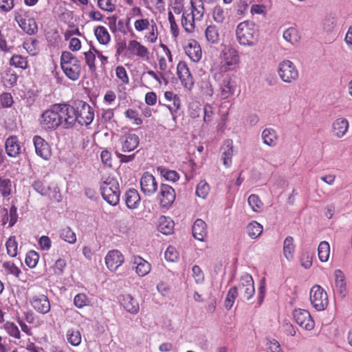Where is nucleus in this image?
Masks as SVG:
<instances>
[{
    "mask_svg": "<svg viewBox=\"0 0 352 352\" xmlns=\"http://www.w3.org/2000/svg\"><path fill=\"white\" fill-rule=\"evenodd\" d=\"M66 265L67 262L65 259L61 258H58L55 261L54 265L52 266L54 273L56 275L63 274L65 269Z\"/></svg>",
    "mask_w": 352,
    "mask_h": 352,
    "instance_id": "61",
    "label": "nucleus"
},
{
    "mask_svg": "<svg viewBox=\"0 0 352 352\" xmlns=\"http://www.w3.org/2000/svg\"><path fill=\"white\" fill-rule=\"evenodd\" d=\"M246 231L250 238L256 239L263 232V226L257 221H253L247 226Z\"/></svg>",
    "mask_w": 352,
    "mask_h": 352,
    "instance_id": "41",
    "label": "nucleus"
},
{
    "mask_svg": "<svg viewBox=\"0 0 352 352\" xmlns=\"http://www.w3.org/2000/svg\"><path fill=\"white\" fill-rule=\"evenodd\" d=\"M192 276L197 283L199 284L204 282V274L201 269L198 265H194L192 267Z\"/></svg>",
    "mask_w": 352,
    "mask_h": 352,
    "instance_id": "63",
    "label": "nucleus"
},
{
    "mask_svg": "<svg viewBox=\"0 0 352 352\" xmlns=\"http://www.w3.org/2000/svg\"><path fill=\"white\" fill-rule=\"evenodd\" d=\"M128 50L133 54L143 59L148 58L149 52L148 48L136 40H131L129 42Z\"/></svg>",
    "mask_w": 352,
    "mask_h": 352,
    "instance_id": "24",
    "label": "nucleus"
},
{
    "mask_svg": "<svg viewBox=\"0 0 352 352\" xmlns=\"http://www.w3.org/2000/svg\"><path fill=\"white\" fill-rule=\"evenodd\" d=\"M219 70L226 73L234 70L240 63V56L236 47L232 45L223 46L219 54Z\"/></svg>",
    "mask_w": 352,
    "mask_h": 352,
    "instance_id": "2",
    "label": "nucleus"
},
{
    "mask_svg": "<svg viewBox=\"0 0 352 352\" xmlns=\"http://www.w3.org/2000/svg\"><path fill=\"white\" fill-rule=\"evenodd\" d=\"M133 263L135 265V272L140 276H144L148 274L151 271V265L146 260L140 256H134L132 261Z\"/></svg>",
    "mask_w": 352,
    "mask_h": 352,
    "instance_id": "31",
    "label": "nucleus"
},
{
    "mask_svg": "<svg viewBox=\"0 0 352 352\" xmlns=\"http://www.w3.org/2000/svg\"><path fill=\"white\" fill-rule=\"evenodd\" d=\"M179 253L173 246H168L164 253V257L166 261L174 262L178 258Z\"/></svg>",
    "mask_w": 352,
    "mask_h": 352,
    "instance_id": "62",
    "label": "nucleus"
},
{
    "mask_svg": "<svg viewBox=\"0 0 352 352\" xmlns=\"http://www.w3.org/2000/svg\"><path fill=\"white\" fill-rule=\"evenodd\" d=\"M60 238L69 243L74 244L76 241V234L68 227L60 232Z\"/></svg>",
    "mask_w": 352,
    "mask_h": 352,
    "instance_id": "55",
    "label": "nucleus"
},
{
    "mask_svg": "<svg viewBox=\"0 0 352 352\" xmlns=\"http://www.w3.org/2000/svg\"><path fill=\"white\" fill-rule=\"evenodd\" d=\"M212 19L219 24H223L228 17V11L220 6H216L212 10Z\"/></svg>",
    "mask_w": 352,
    "mask_h": 352,
    "instance_id": "36",
    "label": "nucleus"
},
{
    "mask_svg": "<svg viewBox=\"0 0 352 352\" xmlns=\"http://www.w3.org/2000/svg\"><path fill=\"white\" fill-rule=\"evenodd\" d=\"M3 328L10 336L16 340H20L23 337L18 327L12 322H6L3 325Z\"/></svg>",
    "mask_w": 352,
    "mask_h": 352,
    "instance_id": "44",
    "label": "nucleus"
},
{
    "mask_svg": "<svg viewBox=\"0 0 352 352\" xmlns=\"http://www.w3.org/2000/svg\"><path fill=\"white\" fill-rule=\"evenodd\" d=\"M56 104L59 107L58 111L61 125L65 128L72 126L76 122L77 120L75 103L74 105L66 103Z\"/></svg>",
    "mask_w": 352,
    "mask_h": 352,
    "instance_id": "8",
    "label": "nucleus"
},
{
    "mask_svg": "<svg viewBox=\"0 0 352 352\" xmlns=\"http://www.w3.org/2000/svg\"><path fill=\"white\" fill-rule=\"evenodd\" d=\"M3 267L9 274L16 277L21 274V270L12 262L7 261L3 263Z\"/></svg>",
    "mask_w": 352,
    "mask_h": 352,
    "instance_id": "64",
    "label": "nucleus"
},
{
    "mask_svg": "<svg viewBox=\"0 0 352 352\" xmlns=\"http://www.w3.org/2000/svg\"><path fill=\"white\" fill-rule=\"evenodd\" d=\"M284 39L292 45L296 44L300 39L298 32L294 28H289L285 30L283 35Z\"/></svg>",
    "mask_w": 352,
    "mask_h": 352,
    "instance_id": "43",
    "label": "nucleus"
},
{
    "mask_svg": "<svg viewBox=\"0 0 352 352\" xmlns=\"http://www.w3.org/2000/svg\"><path fill=\"white\" fill-rule=\"evenodd\" d=\"M7 252L11 257H14L17 255L18 243L15 236H10L6 243Z\"/></svg>",
    "mask_w": 352,
    "mask_h": 352,
    "instance_id": "49",
    "label": "nucleus"
},
{
    "mask_svg": "<svg viewBox=\"0 0 352 352\" xmlns=\"http://www.w3.org/2000/svg\"><path fill=\"white\" fill-rule=\"evenodd\" d=\"M261 139L265 145L274 147L278 144V136L274 129L266 128L261 133Z\"/></svg>",
    "mask_w": 352,
    "mask_h": 352,
    "instance_id": "28",
    "label": "nucleus"
},
{
    "mask_svg": "<svg viewBox=\"0 0 352 352\" xmlns=\"http://www.w3.org/2000/svg\"><path fill=\"white\" fill-rule=\"evenodd\" d=\"M38 259H39L38 254L34 250H31L27 253L25 259V264L29 267L34 268L36 266Z\"/></svg>",
    "mask_w": 352,
    "mask_h": 352,
    "instance_id": "56",
    "label": "nucleus"
},
{
    "mask_svg": "<svg viewBox=\"0 0 352 352\" xmlns=\"http://www.w3.org/2000/svg\"><path fill=\"white\" fill-rule=\"evenodd\" d=\"M124 261V257L118 250L108 252L105 256V263L107 268L111 272H115Z\"/></svg>",
    "mask_w": 352,
    "mask_h": 352,
    "instance_id": "19",
    "label": "nucleus"
},
{
    "mask_svg": "<svg viewBox=\"0 0 352 352\" xmlns=\"http://www.w3.org/2000/svg\"><path fill=\"white\" fill-rule=\"evenodd\" d=\"M174 228V223L170 218L162 216L158 221V230L164 234H170L172 233Z\"/></svg>",
    "mask_w": 352,
    "mask_h": 352,
    "instance_id": "34",
    "label": "nucleus"
},
{
    "mask_svg": "<svg viewBox=\"0 0 352 352\" xmlns=\"http://www.w3.org/2000/svg\"><path fill=\"white\" fill-rule=\"evenodd\" d=\"M147 30L148 32L145 34L144 38L151 43H155L158 38V29L156 23H153V25Z\"/></svg>",
    "mask_w": 352,
    "mask_h": 352,
    "instance_id": "54",
    "label": "nucleus"
},
{
    "mask_svg": "<svg viewBox=\"0 0 352 352\" xmlns=\"http://www.w3.org/2000/svg\"><path fill=\"white\" fill-rule=\"evenodd\" d=\"M126 118L132 121V123L135 125H141L143 122L142 119L139 116L138 111L129 109L124 112Z\"/></svg>",
    "mask_w": 352,
    "mask_h": 352,
    "instance_id": "57",
    "label": "nucleus"
},
{
    "mask_svg": "<svg viewBox=\"0 0 352 352\" xmlns=\"http://www.w3.org/2000/svg\"><path fill=\"white\" fill-rule=\"evenodd\" d=\"M335 277V289L341 298H344L346 295V285L344 273L340 270H336L334 272Z\"/></svg>",
    "mask_w": 352,
    "mask_h": 352,
    "instance_id": "25",
    "label": "nucleus"
},
{
    "mask_svg": "<svg viewBox=\"0 0 352 352\" xmlns=\"http://www.w3.org/2000/svg\"><path fill=\"white\" fill-rule=\"evenodd\" d=\"M139 136L133 131H127L122 134L119 139V146L122 152H131L139 145Z\"/></svg>",
    "mask_w": 352,
    "mask_h": 352,
    "instance_id": "14",
    "label": "nucleus"
},
{
    "mask_svg": "<svg viewBox=\"0 0 352 352\" xmlns=\"http://www.w3.org/2000/svg\"><path fill=\"white\" fill-rule=\"evenodd\" d=\"M35 152L41 158L47 160L51 156V149L48 143L41 136L35 135L33 138Z\"/></svg>",
    "mask_w": 352,
    "mask_h": 352,
    "instance_id": "22",
    "label": "nucleus"
},
{
    "mask_svg": "<svg viewBox=\"0 0 352 352\" xmlns=\"http://www.w3.org/2000/svg\"><path fill=\"white\" fill-rule=\"evenodd\" d=\"M58 105H52L51 109L45 111L41 117V124L45 129H56L60 124V120L58 111Z\"/></svg>",
    "mask_w": 352,
    "mask_h": 352,
    "instance_id": "11",
    "label": "nucleus"
},
{
    "mask_svg": "<svg viewBox=\"0 0 352 352\" xmlns=\"http://www.w3.org/2000/svg\"><path fill=\"white\" fill-rule=\"evenodd\" d=\"M295 245L294 239L292 236H287L283 243V254L285 257L291 261L294 258Z\"/></svg>",
    "mask_w": 352,
    "mask_h": 352,
    "instance_id": "37",
    "label": "nucleus"
},
{
    "mask_svg": "<svg viewBox=\"0 0 352 352\" xmlns=\"http://www.w3.org/2000/svg\"><path fill=\"white\" fill-rule=\"evenodd\" d=\"M349 127V121L345 118H338L332 123L333 135L338 138H343L348 132Z\"/></svg>",
    "mask_w": 352,
    "mask_h": 352,
    "instance_id": "23",
    "label": "nucleus"
},
{
    "mask_svg": "<svg viewBox=\"0 0 352 352\" xmlns=\"http://www.w3.org/2000/svg\"><path fill=\"white\" fill-rule=\"evenodd\" d=\"M60 66L65 76L73 81L77 80L81 73L79 60L71 52L65 51L60 57Z\"/></svg>",
    "mask_w": 352,
    "mask_h": 352,
    "instance_id": "3",
    "label": "nucleus"
},
{
    "mask_svg": "<svg viewBox=\"0 0 352 352\" xmlns=\"http://www.w3.org/2000/svg\"><path fill=\"white\" fill-rule=\"evenodd\" d=\"M318 257L320 261L326 262L328 261L330 255V245L327 241L320 243L318 248Z\"/></svg>",
    "mask_w": 352,
    "mask_h": 352,
    "instance_id": "42",
    "label": "nucleus"
},
{
    "mask_svg": "<svg viewBox=\"0 0 352 352\" xmlns=\"http://www.w3.org/2000/svg\"><path fill=\"white\" fill-rule=\"evenodd\" d=\"M146 74L151 76L153 78H154L158 83V85L160 86L163 83L164 85H167L168 81V76L165 74L160 72H155L153 70H148Z\"/></svg>",
    "mask_w": 352,
    "mask_h": 352,
    "instance_id": "58",
    "label": "nucleus"
},
{
    "mask_svg": "<svg viewBox=\"0 0 352 352\" xmlns=\"http://www.w3.org/2000/svg\"><path fill=\"white\" fill-rule=\"evenodd\" d=\"M242 299L250 300L254 294L255 289L252 276L248 273L243 274L237 287Z\"/></svg>",
    "mask_w": 352,
    "mask_h": 352,
    "instance_id": "12",
    "label": "nucleus"
},
{
    "mask_svg": "<svg viewBox=\"0 0 352 352\" xmlns=\"http://www.w3.org/2000/svg\"><path fill=\"white\" fill-rule=\"evenodd\" d=\"M278 73L283 81L291 83L298 78V71L295 65L289 60H284L278 65Z\"/></svg>",
    "mask_w": 352,
    "mask_h": 352,
    "instance_id": "9",
    "label": "nucleus"
},
{
    "mask_svg": "<svg viewBox=\"0 0 352 352\" xmlns=\"http://www.w3.org/2000/svg\"><path fill=\"white\" fill-rule=\"evenodd\" d=\"M185 51L187 56L193 62H198L202 56L201 47L195 41H190Z\"/></svg>",
    "mask_w": 352,
    "mask_h": 352,
    "instance_id": "27",
    "label": "nucleus"
},
{
    "mask_svg": "<svg viewBox=\"0 0 352 352\" xmlns=\"http://www.w3.org/2000/svg\"><path fill=\"white\" fill-rule=\"evenodd\" d=\"M248 203L252 210L255 212H260L263 209V202L256 195H250L248 199Z\"/></svg>",
    "mask_w": 352,
    "mask_h": 352,
    "instance_id": "47",
    "label": "nucleus"
},
{
    "mask_svg": "<svg viewBox=\"0 0 352 352\" xmlns=\"http://www.w3.org/2000/svg\"><path fill=\"white\" fill-rule=\"evenodd\" d=\"M94 34L100 44L107 45L111 40L110 34L104 26L99 25L96 27L94 30Z\"/></svg>",
    "mask_w": 352,
    "mask_h": 352,
    "instance_id": "38",
    "label": "nucleus"
},
{
    "mask_svg": "<svg viewBox=\"0 0 352 352\" xmlns=\"http://www.w3.org/2000/svg\"><path fill=\"white\" fill-rule=\"evenodd\" d=\"M164 98L166 101L172 102L173 105H166L168 109L173 118L175 120L174 114L181 107V100L179 97L173 91H166L164 93Z\"/></svg>",
    "mask_w": 352,
    "mask_h": 352,
    "instance_id": "29",
    "label": "nucleus"
},
{
    "mask_svg": "<svg viewBox=\"0 0 352 352\" xmlns=\"http://www.w3.org/2000/svg\"><path fill=\"white\" fill-rule=\"evenodd\" d=\"M24 49L31 55L38 53V41L34 39H29L23 43Z\"/></svg>",
    "mask_w": 352,
    "mask_h": 352,
    "instance_id": "59",
    "label": "nucleus"
},
{
    "mask_svg": "<svg viewBox=\"0 0 352 352\" xmlns=\"http://www.w3.org/2000/svg\"><path fill=\"white\" fill-rule=\"evenodd\" d=\"M178 77L185 89L191 90L194 85L193 78L186 63L179 62L177 67Z\"/></svg>",
    "mask_w": 352,
    "mask_h": 352,
    "instance_id": "20",
    "label": "nucleus"
},
{
    "mask_svg": "<svg viewBox=\"0 0 352 352\" xmlns=\"http://www.w3.org/2000/svg\"><path fill=\"white\" fill-rule=\"evenodd\" d=\"M12 183L9 179L0 177V192L6 197L11 194Z\"/></svg>",
    "mask_w": 352,
    "mask_h": 352,
    "instance_id": "50",
    "label": "nucleus"
},
{
    "mask_svg": "<svg viewBox=\"0 0 352 352\" xmlns=\"http://www.w3.org/2000/svg\"><path fill=\"white\" fill-rule=\"evenodd\" d=\"M175 197L176 194L173 188L168 184H161L158 199L162 207L169 208L173 204Z\"/></svg>",
    "mask_w": 352,
    "mask_h": 352,
    "instance_id": "16",
    "label": "nucleus"
},
{
    "mask_svg": "<svg viewBox=\"0 0 352 352\" xmlns=\"http://www.w3.org/2000/svg\"><path fill=\"white\" fill-rule=\"evenodd\" d=\"M89 303V298L85 294L82 293L78 294L74 298V304L78 309H81L85 306H87Z\"/></svg>",
    "mask_w": 352,
    "mask_h": 352,
    "instance_id": "60",
    "label": "nucleus"
},
{
    "mask_svg": "<svg viewBox=\"0 0 352 352\" xmlns=\"http://www.w3.org/2000/svg\"><path fill=\"white\" fill-rule=\"evenodd\" d=\"M236 82L231 76H226L219 84L215 93V98L218 100H223L234 95L236 90Z\"/></svg>",
    "mask_w": 352,
    "mask_h": 352,
    "instance_id": "10",
    "label": "nucleus"
},
{
    "mask_svg": "<svg viewBox=\"0 0 352 352\" xmlns=\"http://www.w3.org/2000/svg\"><path fill=\"white\" fill-rule=\"evenodd\" d=\"M155 22L153 19H149L148 18L138 19L134 22V28L137 32H141L147 30L151 25H153V23Z\"/></svg>",
    "mask_w": 352,
    "mask_h": 352,
    "instance_id": "46",
    "label": "nucleus"
},
{
    "mask_svg": "<svg viewBox=\"0 0 352 352\" xmlns=\"http://www.w3.org/2000/svg\"><path fill=\"white\" fill-rule=\"evenodd\" d=\"M238 294H239V292H238L237 287L234 286V287H231L229 289L227 296L225 300V307L228 310H230L232 307L234 302L235 301V299H236V296H238Z\"/></svg>",
    "mask_w": 352,
    "mask_h": 352,
    "instance_id": "48",
    "label": "nucleus"
},
{
    "mask_svg": "<svg viewBox=\"0 0 352 352\" xmlns=\"http://www.w3.org/2000/svg\"><path fill=\"white\" fill-rule=\"evenodd\" d=\"M192 235L197 240L204 241L207 235V226L206 223L200 219H197L192 228Z\"/></svg>",
    "mask_w": 352,
    "mask_h": 352,
    "instance_id": "30",
    "label": "nucleus"
},
{
    "mask_svg": "<svg viewBox=\"0 0 352 352\" xmlns=\"http://www.w3.org/2000/svg\"><path fill=\"white\" fill-rule=\"evenodd\" d=\"M32 308L41 314H46L50 311V302L44 294L34 295L30 300Z\"/></svg>",
    "mask_w": 352,
    "mask_h": 352,
    "instance_id": "17",
    "label": "nucleus"
},
{
    "mask_svg": "<svg viewBox=\"0 0 352 352\" xmlns=\"http://www.w3.org/2000/svg\"><path fill=\"white\" fill-rule=\"evenodd\" d=\"M118 302L120 306L128 313L135 315L140 311V305L138 301L135 299L131 294H120L118 297Z\"/></svg>",
    "mask_w": 352,
    "mask_h": 352,
    "instance_id": "18",
    "label": "nucleus"
},
{
    "mask_svg": "<svg viewBox=\"0 0 352 352\" xmlns=\"http://www.w3.org/2000/svg\"><path fill=\"white\" fill-rule=\"evenodd\" d=\"M161 175L167 181L175 182L179 180V175L175 170H168L164 168H159Z\"/></svg>",
    "mask_w": 352,
    "mask_h": 352,
    "instance_id": "52",
    "label": "nucleus"
},
{
    "mask_svg": "<svg viewBox=\"0 0 352 352\" xmlns=\"http://www.w3.org/2000/svg\"><path fill=\"white\" fill-rule=\"evenodd\" d=\"M76 122L80 125L90 124L94 118V112L92 107L84 101L75 102Z\"/></svg>",
    "mask_w": 352,
    "mask_h": 352,
    "instance_id": "7",
    "label": "nucleus"
},
{
    "mask_svg": "<svg viewBox=\"0 0 352 352\" xmlns=\"http://www.w3.org/2000/svg\"><path fill=\"white\" fill-rule=\"evenodd\" d=\"M293 317L296 322L302 329L309 331L314 329L315 322L308 311L296 309L293 312Z\"/></svg>",
    "mask_w": 352,
    "mask_h": 352,
    "instance_id": "15",
    "label": "nucleus"
},
{
    "mask_svg": "<svg viewBox=\"0 0 352 352\" xmlns=\"http://www.w3.org/2000/svg\"><path fill=\"white\" fill-rule=\"evenodd\" d=\"M309 299L312 307L317 311H323L328 305L327 294L320 285H314L309 292Z\"/></svg>",
    "mask_w": 352,
    "mask_h": 352,
    "instance_id": "5",
    "label": "nucleus"
},
{
    "mask_svg": "<svg viewBox=\"0 0 352 352\" xmlns=\"http://www.w3.org/2000/svg\"><path fill=\"white\" fill-rule=\"evenodd\" d=\"M201 93L206 98H211L215 96L214 87L208 78H203L199 82Z\"/></svg>",
    "mask_w": 352,
    "mask_h": 352,
    "instance_id": "35",
    "label": "nucleus"
},
{
    "mask_svg": "<svg viewBox=\"0 0 352 352\" xmlns=\"http://www.w3.org/2000/svg\"><path fill=\"white\" fill-rule=\"evenodd\" d=\"M10 64L17 68L26 69L28 67V61L26 58L21 55H14L10 60Z\"/></svg>",
    "mask_w": 352,
    "mask_h": 352,
    "instance_id": "53",
    "label": "nucleus"
},
{
    "mask_svg": "<svg viewBox=\"0 0 352 352\" xmlns=\"http://www.w3.org/2000/svg\"><path fill=\"white\" fill-rule=\"evenodd\" d=\"M94 47H90L89 51L84 52L85 63L89 67V69L91 72H94L96 70V67L95 65V60L96 56V53L93 50Z\"/></svg>",
    "mask_w": 352,
    "mask_h": 352,
    "instance_id": "45",
    "label": "nucleus"
},
{
    "mask_svg": "<svg viewBox=\"0 0 352 352\" xmlns=\"http://www.w3.org/2000/svg\"><path fill=\"white\" fill-rule=\"evenodd\" d=\"M233 156V146L232 142L228 140L224 144L223 147L222 160L223 165L226 168H229L232 165V158Z\"/></svg>",
    "mask_w": 352,
    "mask_h": 352,
    "instance_id": "33",
    "label": "nucleus"
},
{
    "mask_svg": "<svg viewBox=\"0 0 352 352\" xmlns=\"http://www.w3.org/2000/svg\"><path fill=\"white\" fill-rule=\"evenodd\" d=\"M206 38L208 43L217 45L220 41V33L219 28L215 25H208L204 32Z\"/></svg>",
    "mask_w": 352,
    "mask_h": 352,
    "instance_id": "32",
    "label": "nucleus"
},
{
    "mask_svg": "<svg viewBox=\"0 0 352 352\" xmlns=\"http://www.w3.org/2000/svg\"><path fill=\"white\" fill-rule=\"evenodd\" d=\"M235 34L241 45L252 47L258 41V32L252 22L245 21L240 23L236 26Z\"/></svg>",
    "mask_w": 352,
    "mask_h": 352,
    "instance_id": "1",
    "label": "nucleus"
},
{
    "mask_svg": "<svg viewBox=\"0 0 352 352\" xmlns=\"http://www.w3.org/2000/svg\"><path fill=\"white\" fill-rule=\"evenodd\" d=\"M101 194L103 199L111 206L118 204L120 199V190L118 182L110 177L102 181L101 186Z\"/></svg>",
    "mask_w": 352,
    "mask_h": 352,
    "instance_id": "4",
    "label": "nucleus"
},
{
    "mask_svg": "<svg viewBox=\"0 0 352 352\" xmlns=\"http://www.w3.org/2000/svg\"><path fill=\"white\" fill-rule=\"evenodd\" d=\"M66 338L67 342L74 346H79L82 341L80 331L75 329H69L67 331Z\"/></svg>",
    "mask_w": 352,
    "mask_h": 352,
    "instance_id": "39",
    "label": "nucleus"
},
{
    "mask_svg": "<svg viewBox=\"0 0 352 352\" xmlns=\"http://www.w3.org/2000/svg\"><path fill=\"white\" fill-rule=\"evenodd\" d=\"M210 191V186L204 181L201 180L197 186L196 195L201 199H206Z\"/></svg>",
    "mask_w": 352,
    "mask_h": 352,
    "instance_id": "51",
    "label": "nucleus"
},
{
    "mask_svg": "<svg viewBox=\"0 0 352 352\" xmlns=\"http://www.w3.org/2000/svg\"><path fill=\"white\" fill-rule=\"evenodd\" d=\"M6 154L10 157H18L22 152V146L18 138L15 135L8 137L5 142Z\"/></svg>",
    "mask_w": 352,
    "mask_h": 352,
    "instance_id": "21",
    "label": "nucleus"
},
{
    "mask_svg": "<svg viewBox=\"0 0 352 352\" xmlns=\"http://www.w3.org/2000/svg\"><path fill=\"white\" fill-rule=\"evenodd\" d=\"M14 19L20 28L28 34H33L37 31V24L34 18L23 9L14 11Z\"/></svg>",
    "mask_w": 352,
    "mask_h": 352,
    "instance_id": "6",
    "label": "nucleus"
},
{
    "mask_svg": "<svg viewBox=\"0 0 352 352\" xmlns=\"http://www.w3.org/2000/svg\"><path fill=\"white\" fill-rule=\"evenodd\" d=\"M124 200L129 209H136L140 203V196L136 189L130 188L125 192Z\"/></svg>",
    "mask_w": 352,
    "mask_h": 352,
    "instance_id": "26",
    "label": "nucleus"
},
{
    "mask_svg": "<svg viewBox=\"0 0 352 352\" xmlns=\"http://www.w3.org/2000/svg\"><path fill=\"white\" fill-rule=\"evenodd\" d=\"M140 183L141 191L145 196L151 197L157 191L158 182L155 177L148 172L143 173Z\"/></svg>",
    "mask_w": 352,
    "mask_h": 352,
    "instance_id": "13",
    "label": "nucleus"
},
{
    "mask_svg": "<svg viewBox=\"0 0 352 352\" xmlns=\"http://www.w3.org/2000/svg\"><path fill=\"white\" fill-rule=\"evenodd\" d=\"M197 21V19L194 18L192 14L187 12H184L182 18V25L184 29L187 32H192L195 30V23Z\"/></svg>",
    "mask_w": 352,
    "mask_h": 352,
    "instance_id": "40",
    "label": "nucleus"
}]
</instances>
